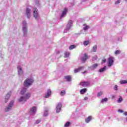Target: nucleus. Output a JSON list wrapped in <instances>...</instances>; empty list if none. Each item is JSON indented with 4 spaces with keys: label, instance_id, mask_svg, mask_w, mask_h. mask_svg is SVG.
<instances>
[{
    "label": "nucleus",
    "instance_id": "nucleus-1",
    "mask_svg": "<svg viewBox=\"0 0 127 127\" xmlns=\"http://www.w3.org/2000/svg\"><path fill=\"white\" fill-rule=\"evenodd\" d=\"M34 82V80L32 78H27L24 82V87L25 88H27V87H30L32 85V83Z\"/></svg>",
    "mask_w": 127,
    "mask_h": 127
},
{
    "label": "nucleus",
    "instance_id": "nucleus-2",
    "mask_svg": "<svg viewBox=\"0 0 127 127\" xmlns=\"http://www.w3.org/2000/svg\"><path fill=\"white\" fill-rule=\"evenodd\" d=\"M33 17H34L35 19H36L37 21H39V20L40 19V16L38 14V10L37 9V8L34 7L33 8Z\"/></svg>",
    "mask_w": 127,
    "mask_h": 127
},
{
    "label": "nucleus",
    "instance_id": "nucleus-3",
    "mask_svg": "<svg viewBox=\"0 0 127 127\" xmlns=\"http://www.w3.org/2000/svg\"><path fill=\"white\" fill-rule=\"evenodd\" d=\"M26 21H23L22 31L23 33V35L25 37L27 36V26H26Z\"/></svg>",
    "mask_w": 127,
    "mask_h": 127
},
{
    "label": "nucleus",
    "instance_id": "nucleus-4",
    "mask_svg": "<svg viewBox=\"0 0 127 127\" xmlns=\"http://www.w3.org/2000/svg\"><path fill=\"white\" fill-rule=\"evenodd\" d=\"M72 25L73 21H72V20H70L66 25V28L64 30V33H67L68 31L71 29V27H72Z\"/></svg>",
    "mask_w": 127,
    "mask_h": 127
},
{
    "label": "nucleus",
    "instance_id": "nucleus-5",
    "mask_svg": "<svg viewBox=\"0 0 127 127\" xmlns=\"http://www.w3.org/2000/svg\"><path fill=\"white\" fill-rule=\"evenodd\" d=\"M91 57L90 56H88L87 54H83V56L80 58V61H81L82 63H85L88 59H89Z\"/></svg>",
    "mask_w": 127,
    "mask_h": 127
},
{
    "label": "nucleus",
    "instance_id": "nucleus-6",
    "mask_svg": "<svg viewBox=\"0 0 127 127\" xmlns=\"http://www.w3.org/2000/svg\"><path fill=\"white\" fill-rule=\"evenodd\" d=\"M13 104H14V101L11 100L9 104L7 105V106L5 109V112H9L11 108H12V106H13Z\"/></svg>",
    "mask_w": 127,
    "mask_h": 127
},
{
    "label": "nucleus",
    "instance_id": "nucleus-7",
    "mask_svg": "<svg viewBox=\"0 0 127 127\" xmlns=\"http://www.w3.org/2000/svg\"><path fill=\"white\" fill-rule=\"evenodd\" d=\"M37 111V109L36 108V106H33L30 109L29 113L31 115H32V116H34V115L36 114Z\"/></svg>",
    "mask_w": 127,
    "mask_h": 127
},
{
    "label": "nucleus",
    "instance_id": "nucleus-8",
    "mask_svg": "<svg viewBox=\"0 0 127 127\" xmlns=\"http://www.w3.org/2000/svg\"><path fill=\"white\" fill-rule=\"evenodd\" d=\"M17 71L19 76H22L24 73V71H23V70L20 65H18Z\"/></svg>",
    "mask_w": 127,
    "mask_h": 127
},
{
    "label": "nucleus",
    "instance_id": "nucleus-9",
    "mask_svg": "<svg viewBox=\"0 0 127 127\" xmlns=\"http://www.w3.org/2000/svg\"><path fill=\"white\" fill-rule=\"evenodd\" d=\"M114 64V57H110L108 59V67H112Z\"/></svg>",
    "mask_w": 127,
    "mask_h": 127
},
{
    "label": "nucleus",
    "instance_id": "nucleus-10",
    "mask_svg": "<svg viewBox=\"0 0 127 127\" xmlns=\"http://www.w3.org/2000/svg\"><path fill=\"white\" fill-rule=\"evenodd\" d=\"M61 109H62V103H59L56 107V112L57 113H60V112H61Z\"/></svg>",
    "mask_w": 127,
    "mask_h": 127
},
{
    "label": "nucleus",
    "instance_id": "nucleus-11",
    "mask_svg": "<svg viewBox=\"0 0 127 127\" xmlns=\"http://www.w3.org/2000/svg\"><path fill=\"white\" fill-rule=\"evenodd\" d=\"M31 10L29 7H27L26 9V14L27 17V18H29V19L30 18V16L31 14L30 13Z\"/></svg>",
    "mask_w": 127,
    "mask_h": 127
},
{
    "label": "nucleus",
    "instance_id": "nucleus-12",
    "mask_svg": "<svg viewBox=\"0 0 127 127\" xmlns=\"http://www.w3.org/2000/svg\"><path fill=\"white\" fill-rule=\"evenodd\" d=\"M10 96H11V92H8L5 97V100L4 102L5 103H7L8 102V100H9V98H10Z\"/></svg>",
    "mask_w": 127,
    "mask_h": 127
},
{
    "label": "nucleus",
    "instance_id": "nucleus-13",
    "mask_svg": "<svg viewBox=\"0 0 127 127\" xmlns=\"http://www.w3.org/2000/svg\"><path fill=\"white\" fill-rule=\"evenodd\" d=\"M80 85L83 87H87L90 85V82L89 81H83L80 82Z\"/></svg>",
    "mask_w": 127,
    "mask_h": 127
},
{
    "label": "nucleus",
    "instance_id": "nucleus-14",
    "mask_svg": "<svg viewBox=\"0 0 127 127\" xmlns=\"http://www.w3.org/2000/svg\"><path fill=\"white\" fill-rule=\"evenodd\" d=\"M67 11H68V9H67V8H64V10L63 11V13L61 15L60 18H62L63 17H64V15H66Z\"/></svg>",
    "mask_w": 127,
    "mask_h": 127
},
{
    "label": "nucleus",
    "instance_id": "nucleus-15",
    "mask_svg": "<svg viewBox=\"0 0 127 127\" xmlns=\"http://www.w3.org/2000/svg\"><path fill=\"white\" fill-rule=\"evenodd\" d=\"M98 66H99V64H95L91 65V66H90L89 68L91 70L94 71V70H95V69H96V68H97Z\"/></svg>",
    "mask_w": 127,
    "mask_h": 127
},
{
    "label": "nucleus",
    "instance_id": "nucleus-16",
    "mask_svg": "<svg viewBox=\"0 0 127 127\" xmlns=\"http://www.w3.org/2000/svg\"><path fill=\"white\" fill-rule=\"evenodd\" d=\"M52 91L51 90L48 89L47 94L45 95V98H49L51 96Z\"/></svg>",
    "mask_w": 127,
    "mask_h": 127
},
{
    "label": "nucleus",
    "instance_id": "nucleus-17",
    "mask_svg": "<svg viewBox=\"0 0 127 127\" xmlns=\"http://www.w3.org/2000/svg\"><path fill=\"white\" fill-rule=\"evenodd\" d=\"M87 91L88 89L87 88H83L80 90V93L81 94V95H84V94L87 93Z\"/></svg>",
    "mask_w": 127,
    "mask_h": 127
},
{
    "label": "nucleus",
    "instance_id": "nucleus-18",
    "mask_svg": "<svg viewBox=\"0 0 127 127\" xmlns=\"http://www.w3.org/2000/svg\"><path fill=\"white\" fill-rule=\"evenodd\" d=\"M26 88L24 87L23 88H22V89L21 90V91L20 92V95H21L22 96H23V95H24V94H25L26 92Z\"/></svg>",
    "mask_w": 127,
    "mask_h": 127
},
{
    "label": "nucleus",
    "instance_id": "nucleus-19",
    "mask_svg": "<svg viewBox=\"0 0 127 127\" xmlns=\"http://www.w3.org/2000/svg\"><path fill=\"white\" fill-rule=\"evenodd\" d=\"M64 79L66 80L67 82H71V81L72 80V78L70 75L64 76Z\"/></svg>",
    "mask_w": 127,
    "mask_h": 127
},
{
    "label": "nucleus",
    "instance_id": "nucleus-20",
    "mask_svg": "<svg viewBox=\"0 0 127 127\" xmlns=\"http://www.w3.org/2000/svg\"><path fill=\"white\" fill-rule=\"evenodd\" d=\"M106 69H107V66H104L103 67L100 68L98 72L99 73H103L106 71Z\"/></svg>",
    "mask_w": 127,
    "mask_h": 127
},
{
    "label": "nucleus",
    "instance_id": "nucleus-21",
    "mask_svg": "<svg viewBox=\"0 0 127 127\" xmlns=\"http://www.w3.org/2000/svg\"><path fill=\"white\" fill-rule=\"evenodd\" d=\"M83 69H84V66L79 67L78 68L74 69V73H78V72H80Z\"/></svg>",
    "mask_w": 127,
    "mask_h": 127
},
{
    "label": "nucleus",
    "instance_id": "nucleus-22",
    "mask_svg": "<svg viewBox=\"0 0 127 127\" xmlns=\"http://www.w3.org/2000/svg\"><path fill=\"white\" fill-rule=\"evenodd\" d=\"M92 120V116H89L87 118L85 119V123L87 124L90 123V122Z\"/></svg>",
    "mask_w": 127,
    "mask_h": 127
},
{
    "label": "nucleus",
    "instance_id": "nucleus-23",
    "mask_svg": "<svg viewBox=\"0 0 127 127\" xmlns=\"http://www.w3.org/2000/svg\"><path fill=\"white\" fill-rule=\"evenodd\" d=\"M31 96V94L30 93H28L25 94L24 98L26 100H28L29 98Z\"/></svg>",
    "mask_w": 127,
    "mask_h": 127
},
{
    "label": "nucleus",
    "instance_id": "nucleus-24",
    "mask_svg": "<svg viewBox=\"0 0 127 127\" xmlns=\"http://www.w3.org/2000/svg\"><path fill=\"white\" fill-rule=\"evenodd\" d=\"M124 101V99L123 98V97L119 96V98H118V100H117V102L119 104H121Z\"/></svg>",
    "mask_w": 127,
    "mask_h": 127
},
{
    "label": "nucleus",
    "instance_id": "nucleus-25",
    "mask_svg": "<svg viewBox=\"0 0 127 127\" xmlns=\"http://www.w3.org/2000/svg\"><path fill=\"white\" fill-rule=\"evenodd\" d=\"M23 101H24V102H26V99H25V98L23 96H21L20 99H19V102L20 103H21V102H23Z\"/></svg>",
    "mask_w": 127,
    "mask_h": 127
},
{
    "label": "nucleus",
    "instance_id": "nucleus-26",
    "mask_svg": "<svg viewBox=\"0 0 127 127\" xmlns=\"http://www.w3.org/2000/svg\"><path fill=\"white\" fill-rule=\"evenodd\" d=\"M97 48H98V46L95 45L93 47L92 49L91 50V52H97Z\"/></svg>",
    "mask_w": 127,
    "mask_h": 127
},
{
    "label": "nucleus",
    "instance_id": "nucleus-27",
    "mask_svg": "<svg viewBox=\"0 0 127 127\" xmlns=\"http://www.w3.org/2000/svg\"><path fill=\"white\" fill-rule=\"evenodd\" d=\"M70 56V53L69 52H65L64 53V58H68Z\"/></svg>",
    "mask_w": 127,
    "mask_h": 127
},
{
    "label": "nucleus",
    "instance_id": "nucleus-28",
    "mask_svg": "<svg viewBox=\"0 0 127 127\" xmlns=\"http://www.w3.org/2000/svg\"><path fill=\"white\" fill-rule=\"evenodd\" d=\"M76 48V45H71L69 47V50H72V49H74Z\"/></svg>",
    "mask_w": 127,
    "mask_h": 127
},
{
    "label": "nucleus",
    "instance_id": "nucleus-29",
    "mask_svg": "<svg viewBox=\"0 0 127 127\" xmlns=\"http://www.w3.org/2000/svg\"><path fill=\"white\" fill-rule=\"evenodd\" d=\"M71 125V123L70 122H67L65 123V124L64 125V127H68Z\"/></svg>",
    "mask_w": 127,
    "mask_h": 127
},
{
    "label": "nucleus",
    "instance_id": "nucleus-30",
    "mask_svg": "<svg viewBox=\"0 0 127 127\" xmlns=\"http://www.w3.org/2000/svg\"><path fill=\"white\" fill-rule=\"evenodd\" d=\"M106 102H108V98H105L103 99H102L101 101V103L102 104L104 103H106Z\"/></svg>",
    "mask_w": 127,
    "mask_h": 127
},
{
    "label": "nucleus",
    "instance_id": "nucleus-31",
    "mask_svg": "<svg viewBox=\"0 0 127 127\" xmlns=\"http://www.w3.org/2000/svg\"><path fill=\"white\" fill-rule=\"evenodd\" d=\"M120 83L123 85L124 84H127V80H122L120 81Z\"/></svg>",
    "mask_w": 127,
    "mask_h": 127
},
{
    "label": "nucleus",
    "instance_id": "nucleus-32",
    "mask_svg": "<svg viewBox=\"0 0 127 127\" xmlns=\"http://www.w3.org/2000/svg\"><path fill=\"white\" fill-rule=\"evenodd\" d=\"M44 117H47L48 116V110H46L44 112Z\"/></svg>",
    "mask_w": 127,
    "mask_h": 127
},
{
    "label": "nucleus",
    "instance_id": "nucleus-33",
    "mask_svg": "<svg viewBox=\"0 0 127 127\" xmlns=\"http://www.w3.org/2000/svg\"><path fill=\"white\" fill-rule=\"evenodd\" d=\"M89 41H85L83 42V45H84V46H87V45H89Z\"/></svg>",
    "mask_w": 127,
    "mask_h": 127
},
{
    "label": "nucleus",
    "instance_id": "nucleus-34",
    "mask_svg": "<svg viewBox=\"0 0 127 127\" xmlns=\"http://www.w3.org/2000/svg\"><path fill=\"white\" fill-rule=\"evenodd\" d=\"M102 95H103V92L100 91L97 93V97L99 98V97H101V96H102Z\"/></svg>",
    "mask_w": 127,
    "mask_h": 127
},
{
    "label": "nucleus",
    "instance_id": "nucleus-35",
    "mask_svg": "<svg viewBox=\"0 0 127 127\" xmlns=\"http://www.w3.org/2000/svg\"><path fill=\"white\" fill-rule=\"evenodd\" d=\"M121 51L120 50H116L115 52V54H116V55H118V54H121Z\"/></svg>",
    "mask_w": 127,
    "mask_h": 127
},
{
    "label": "nucleus",
    "instance_id": "nucleus-36",
    "mask_svg": "<svg viewBox=\"0 0 127 127\" xmlns=\"http://www.w3.org/2000/svg\"><path fill=\"white\" fill-rule=\"evenodd\" d=\"M66 94V92L64 90H63L61 92V95L64 96Z\"/></svg>",
    "mask_w": 127,
    "mask_h": 127
},
{
    "label": "nucleus",
    "instance_id": "nucleus-37",
    "mask_svg": "<svg viewBox=\"0 0 127 127\" xmlns=\"http://www.w3.org/2000/svg\"><path fill=\"white\" fill-rule=\"evenodd\" d=\"M83 30H88L89 29V26L88 25H86V26L83 27Z\"/></svg>",
    "mask_w": 127,
    "mask_h": 127
},
{
    "label": "nucleus",
    "instance_id": "nucleus-38",
    "mask_svg": "<svg viewBox=\"0 0 127 127\" xmlns=\"http://www.w3.org/2000/svg\"><path fill=\"white\" fill-rule=\"evenodd\" d=\"M115 4H119V3H121V0H117L115 1Z\"/></svg>",
    "mask_w": 127,
    "mask_h": 127
},
{
    "label": "nucleus",
    "instance_id": "nucleus-39",
    "mask_svg": "<svg viewBox=\"0 0 127 127\" xmlns=\"http://www.w3.org/2000/svg\"><path fill=\"white\" fill-rule=\"evenodd\" d=\"M118 86L117 85H115V87H114V90L115 91H118Z\"/></svg>",
    "mask_w": 127,
    "mask_h": 127
},
{
    "label": "nucleus",
    "instance_id": "nucleus-40",
    "mask_svg": "<svg viewBox=\"0 0 127 127\" xmlns=\"http://www.w3.org/2000/svg\"><path fill=\"white\" fill-rule=\"evenodd\" d=\"M107 62V59L102 60V64H104V63H106Z\"/></svg>",
    "mask_w": 127,
    "mask_h": 127
},
{
    "label": "nucleus",
    "instance_id": "nucleus-41",
    "mask_svg": "<svg viewBox=\"0 0 127 127\" xmlns=\"http://www.w3.org/2000/svg\"><path fill=\"white\" fill-rule=\"evenodd\" d=\"M40 122H41V120H38L36 121V124H38Z\"/></svg>",
    "mask_w": 127,
    "mask_h": 127
},
{
    "label": "nucleus",
    "instance_id": "nucleus-42",
    "mask_svg": "<svg viewBox=\"0 0 127 127\" xmlns=\"http://www.w3.org/2000/svg\"><path fill=\"white\" fill-rule=\"evenodd\" d=\"M118 112H119V113H124V110L119 109Z\"/></svg>",
    "mask_w": 127,
    "mask_h": 127
},
{
    "label": "nucleus",
    "instance_id": "nucleus-43",
    "mask_svg": "<svg viewBox=\"0 0 127 127\" xmlns=\"http://www.w3.org/2000/svg\"><path fill=\"white\" fill-rule=\"evenodd\" d=\"M36 3L38 5L39 4V1L38 0H36Z\"/></svg>",
    "mask_w": 127,
    "mask_h": 127
},
{
    "label": "nucleus",
    "instance_id": "nucleus-44",
    "mask_svg": "<svg viewBox=\"0 0 127 127\" xmlns=\"http://www.w3.org/2000/svg\"><path fill=\"white\" fill-rule=\"evenodd\" d=\"M98 57L97 56H95L93 58V60H97Z\"/></svg>",
    "mask_w": 127,
    "mask_h": 127
},
{
    "label": "nucleus",
    "instance_id": "nucleus-45",
    "mask_svg": "<svg viewBox=\"0 0 127 127\" xmlns=\"http://www.w3.org/2000/svg\"><path fill=\"white\" fill-rule=\"evenodd\" d=\"M88 97H85V98H84V101H87V100H88Z\"/></svg>",
    "mask_w": 127,
    "mask_h": 127
},
{
    "label": "nucleus",
    "instance_id": "nucleus-46",
    "mask_svg": "<svg viewBox=\"0 0 127 127\" xmlns=\"http://www.w3.org/2000/svg\"><path fill=\"white\" fill-rule=\"evenodd\" d=\"M60 53V52L59 51H57L56 52V54H59Z\"/></svg>",
    "mask_w": 127,
    "mask_h": 127
},
{
    "label": "nucleus",
    "instance_id": "nucleus-47",
    "mask_svg": "<svg viewBox=\"0 0 127 127\" xmlns=\"http://www.w3.org/2000/svg\"><path fill=\"white\" fill-rule=\"evenodd\" d=\"M124 114L125 116H127V112H124Z\"/></svg>",
    "mask_w": 127,
    "mask_h": 127
},
{
    "label": "nucleus",
    "instance_id": "nucleus-48",
    "mask_svg": "<svg viewBox=\"0 0 127 127\" xmlns=\"http://www.w3.org/2000/svg\"><path fill=\"white\" fill-rule=\"evenodd\" d=\"M116 95H113L112 96V99H115L116 98Z\"/></svg>",
    "mask_w": 127,
    "mask_h": 127
},
{
    "label": "nucleus",
    "instance_id": "nucleus-49",
    "mask_svg": "<svg viewBox=\"0 0 127 127\" xmlns=\"http://www.w3.org/2000/svg\"><path fill=\"white\" fill-rule=\"evenodd\" d=\"M87 73V71H85L84 72H82L83 74H86Z\"/></svg>",
    "mask_w": 127,
    "mask_h": 127
},
{
    "label": "nucleus",
    "instance_id": "nucleus-50",
    "mask_svg": "<svg viewBox=\"0 0 127 127\" xmlns=\"http://www.w3.org/2000/svg\"><path fill=\"white\" fill-rule=\"evenodd\" d=\"M86 0H82L83 1H86Z\"/></svg>",
    "mask_w": 127,
    "mask_h": 127
},
{
    "label": "nucleus",
    "instance_id": "nucleus-51",
    "mask_svg": "<svg viewBox=\"0 0 127 127\" xmlns=\"http://www.w3.org/2000/svg\"><path fill=\"white\" fill-rule=\"evenodd\" d=\"M113 74H116V72H114Z\"/></svg>",
    "mask_w": 127,
    "mask_h": 127
},
{
    "label": "nucleus",
    "instance_id": "nucleus-52",
    "mask_svg": "<svg viewBox=\"0 0 127 127\" xmlns=\"http://www.w3.org/2000/svg\"><path fill=\"white\" fill-rule=\"evenodd\" d=\"M125 0V1H127V0Z\"/></svg>",
    "mask_w": 127,
    "mask_h": 127
}]
</instances>
